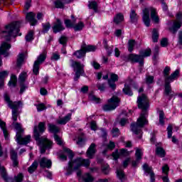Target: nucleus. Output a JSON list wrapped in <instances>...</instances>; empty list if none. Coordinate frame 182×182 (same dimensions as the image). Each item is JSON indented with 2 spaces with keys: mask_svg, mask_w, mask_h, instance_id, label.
<instances>
[{
  "mask_svg": "<svg viewBox=\"0 0 182 182\" xmlns=\"http://www.w3.org/2000/svg\"><path fill=\"white\" fill-rule=\"evenodd\" d=\"M26 77H28V74L25 72L21 73L18 77L19 83H25V80H26Z\"/></svg>",
  "mask_w": 182,
  "mask_h": 182,
  "instance_id": "38",
  "label": "nucleus"
},
{
  "mask_svg": "<svg viewBox=\"0 0 182 182\" xmlns=\"http://www.w3.org/2000/svg\"><path fill=\"white\" fill-rule=\"evenodd\" d=\"M72 62V67L74 68V71L75 72V76L74 77V80H79V77L80 76L85 75V65L74 61L73 60H71Z\"/></svg>",
  "mask_w": 182,
  "mask_h": 182,
  "instance_id": "8",
  "label": "nucleus"
},
{
  "mask_svg": "<svg viewBox=\"0 0 182 182\" xmlns=\"http://www.w3.org/2000/svg\"><path fill=\"white\" fill-rule=\"evenodd\" d=\"M39 163L41 168H50L52 167V161L50 159H48L47 158H41Z\"/></svg>",
  "mask_w": 182,
  "mask_h": 182,
  "instance_id": "15",
  "label": "nucleus"
},
{
  "mask_svg": "<svg viewBox=\"0 0 182 182\" xmlns=\"http://www.w3.org/2000/svg\"><path fill=\"white\" fill-rule=\"evenodd\" d=\"M26 41L27 42H31V41H33V31H31L28 33L26 36Z\"/></svg>",
  "mask_w": 182,
  "mask_h": 182,
  "instance_id": "46",
  "label": "nucleus"
},
{
  "mask_svg": "<svg viewBox=\"0 0 182 182\" xmlns=\"http://www.w3.org/2000/svg\"><path fill=\"white\" fill-rule=\"evenodd\" d=\"M37 107V112H43V110H46V106L43 103H40L36 105Z\"/></svg>",
  "mask_w": 182,
  "mask_h": 182,
  "instance_id": "43",
  "label": "nucleus"
},
{
  "mask_svg": "<svg viewBox=\"0 0 182 182\" xmlns=\"http://www.w3.org/2000/svg\"><path fill=\"white\" fill-rule=\"evenodd\" d=\"M123 92L125 95H127L128 96H133V92H132V90H130V87L129 85L125 84V87L123 89Z\"/></svg>",
  "mask_w": 182,
  "mask_h": 182,
  "instance_id": "40",
  "label": "nucleus"
},
{
  "mask_svg": "<svg viewBox=\"0 0 182 182\" xmlns=\"http://www.w3.org/2000/svg\"><path fill=\"white\" fill-rule=\"evenodd\" d=\"M88 6L90 9H93V11H97V2L96 1H90Z\"/></svg>",
  "mask_w": 182,
  "mask_h": 182,
  "instance_id": "39",
  "label": "nucleus"
},
{
  "mask_svg": "<svg viewBox=\"0 0 182 182\" xmlns=\"http://www.w3.org/2000/svg\"><path fill=\"white\" fill-rule=\"evenodd\" d=\"M170 70H171V68L170 67L166 66L164 70V77L165 79V81L167 80H176L178 77V75H180V70H175L172 74L170 75Z\"/></svg>",
  "mask_w": 182,
  "mask_h": 182,
  "instance_id": "10",
  "label": "nucleus"
},
{
  "mask_svg": "<svg viewBox=\"0 0 182 182\" xmlns=\"http://www.w3.org/2000/svg\"><path fill=\"white\" fill-rule=\"evenodd\" d=\"M129 154H130V152H129L127 149H122L120 150L119 154L118 150H116L114 152H113L112 157L114 160H118L120 156H124V157H126V156H129Z\"/></svg>",
  "mask_w": 182,
  "mask_h": 182,
  "instance_id": "16",
  "label": "nucleus"
},
{
  "mask_svg": "<svg viewBox=\"0 0 182 182\" xmlns=\"http://www.w3.org/2000/svg\"><path fill=\"white\" fill-rule=\"evenodd\" d=\"M150 11H151V18L152 21L155 23H159L160 22V18H159V16H157V11L156 9L153 7L150 8H146L143 10V16H142V21L147 28L150 26Z\"/></svg>",
  "mask_w": 182,
  "mask_h": 182,
  "instance_id": "4",
  "label": "nucleus"
},
{
  "mask_svg": "<svg viewBox=\"0 0 182 182\" xmlns=\"http://www.w3.org/2000/svg\"><path fill=\"white\" fill-rule=\"evenodd\" d=\"M112 133L113 137H117V136L120 134V131L119 130V128H113Z\"/></svg>",
  "mask_w": 182,
  "mask_h": 182,
  "instance_id": "52",
  "label": "nucleus"
},
{
  "mask_svg": "<svg viewBox=\"0 0 182 182\" xmlns=\"http://www.w3.org/2000/svg\"><path fill=\"white\" fill-rule=\"evenodd\" d=\"M152 41L153 42H159V30L154 28L152 31Z\"/></svg>",
  "mask_w": 182,
  "mask_h": 182,
  "instance_id": "34",
  "label": "nucleus"
},
{
  "mask_svg": "<svg viewBox=\"0 0 182 182\" xmlns=\"http://www.w3.org/2000/svg\"><path fill=\"white\" fill-rule=\"evenodd\" d=\"M60 59V55L58 53H53L50 60H59Z\"/></svg>",
  "mask_w": 182,
  "mask_h": 182,
  "instance_id": "56",
  "label": "nucleus"
},
{
  "mask_svg": "<svg viewBox=\"0 0 182 182\" xmlns=\"http://www.w3.org/2000/svg\"><path fill=\"white\" fill-rule=\"evenodd\" d=\"M86 154L88 159H93V156L96 154V144L92 143L90 144L87 150Z\"/></svg>",
  "mask_w": 182,
  "mask_h": 182,
  "instance_id": "17",
  "label": "nucleus"
},
{
  "mask_svg": "<svg viewBox=\"0 0 182 182\" xmlns=\"http://www.w3.org/2000/svg\"><path fill=\"white\" fill-rule=\"evenodd\" d=\"M169 171H170V168L168 167V165L166 164L162 167V173L163 174H165V176H161V178L164 182H170V180L168 179Z\"/></svg>",
  "mask_w": 182,
  "mask_h": 182,
  "instance_id": "19",
  "label": "nucleus"
},
{
  "mask_svg": "<svg viewBox=\"0 0 182 182\" xmlns=\"http://www.w3.org/2000/svg\"><path fill=\"white\" fill-rule=\"evenodd\" d=\"M160 50V47L156 46L154 49V58L156 59L159 56V51Z\"/></svg>",
  "mask_w": 182,
  "mask_h": 182,
  "instance_id": "58",
  "label": "nucleus"
},
{
  "mask_svg": "<svg viewBox=\"0 0 182 182\" xmlns=\"http://www.w3.org/2000/svg\"><path fill=\"white\" fill-rule=\"evenodd\" d=\"M156 154L159 157H164L166 156V151L161 147L156 148Z\"/></svg>",
  "mask_w": 182,
  "mask_h": 182,
  "instance_id": "37",
  "label": "nucleus"
},
{
  "mask_svg": "<svg viewBox=\"0 0 182 182\" xmlns=\"http://www.w3.org/2000/svg\"><path fill=\"white\" fill-rule=\"evenodd\" d=\"M25 58H26V53H21L18 54V58H17L18 68H21L22 66V63H23V60H25Z\"/></svg>",
  "mask_w": 182,
  "mask_h": 182,
  "instance_id": "22",
  "label": "nucleus"
},
{
  "mask_svg": "<svg viewBox=\"0 0 182 182\" xmlns=\"http://www.w3.org/2000/svg\"><path fill=\"white\" fill-rule=\"evenodd\" d=\"M117 174L119 180H123V178H124V172L123 171V170L117 169Z\"/></svg>",
  "mask_w": 182,
  "mask_h": 182,
  "instance_id": "48",
  "label": "nucleus"
},
{
  "mask_svg": "<svg viewBox=\"0 0 182 182\" xmlns=\"http://www.w3.org/2000/svg\"><path fill=\"white\" fill-rule=\"evenodd\" d=\"M136 45V41L131 39L128 41V50L132 53L134 50V46Z\"/></svg>",
  "mask_w": 182,
  "mask_h": 182,
  "instance_id": "32",
  "label": "nucleus"
},
{
  "mask_svg": "<svg viewBox=\"0 0 182 182\" xmlns=\"http://www.w3.org/2000/svg\"><path fill=\"white\" fill-rule=\"evenodd\" d=\"M129 17L130 21L131 22H132V23H134V22H137V19H139V18L137 17V14H136V11L133 9L131 10Z\"/></svg>",
  "mask_w": 182,
  "mask_h": 182,
  "instance_id": "31",
  "label": "nucleus"
},
{
  "mask_svg": "<svg viewBox=\"0 0 182 182\" xmlns=\"http://www.w3.org/2000/svg\"><path fill=\"white\" fill-rule=\"evenodd\" d=\"M174 80H166L165 81V95L168 96L171 93V83Z\"/></svg>",
  "mask_w": 182,
  "mask_h": 182,
  "instance_id": "23",
  "label": "nucleus"
},
{
  "mask_svg": "<svg viewBox=\"0 0 182 182\" xmlns=\"http://www.w3.org/2000/svg\"><path fill=\"white\" fill-rule=\"evenodd\" d=\"M70 119H72V113H68L65 117L59 118L57 120V123L58 124H66L68 122H70Z\"/></svg>",
  "mask_w": 182,
  "mask_h": 182,
  "instance_id": "21",
  "label": "nucleus"
},
{
  "mask_svg": "<svg viewBox=\"0 0 182 182\" xmlns=\"http://www.w3.org/2000/svg\"><path fill=\"white\" fill-rule=\"evenodd\" d=\"M159 124L161 126L164 125V112L163 111L159 112Z\"/></svg>",
  "mask_w": 182,
  "mask_h": 182,
  "instance_id": "47",
  "label": "nucleus"
},
{
  "mask_svg": "<svg viewBox=\"0 0 182 182\" xmlns=\"http://www.w3.org/2000/svg\"><path fill=\"white\" fill-rule=\"evenodd\" d=\"M146 85H151L152 83H154V77L153 75L146 76Z\"/></svg>",
  "mask_w": 182,
  "mask_h": 182,
  "instance_id": "45",
  "label": "nucleus"
},
{
  "mask_svg": "<svg viewBox=\"0 0 182 182\" xmlns=\"http://www.w3.org/2000/svg\"><path fill=\"white\" fill-rule=\"evenodd\" d=\"M0 127L3 132L4 139L6 140H9V133L6 129V123H5V122L2 121L1 119H0Z\"/></svg>",
  "mask_w": 182,
  "mask_h": 182,
  "instance_id": "20",
  "label": "nucleus"
},
{
  "mask_svg": "<svg viewBox=\"0 0 182 182\" xmlns=\"http://www.w3.org/2000/svg\"><path fill=\"white\" fill-rule=\"evenodd\" d=\"M4 100L6 102L9 107L12 109V119L14 122H16L18 120V109L23 105L22 101L12 102L8 95H4Z\"/></svg>",
  "mask_w": 182,
  "mask_h": 182,
  "instance_id": "5",
  "label": "nucleus"
},
{
  "mask_svg": "<svg viewBox=\"0 0 182 182\" xmlns=\"http://www.w3.org/2000/svg\"><path fill=\"white\" fill-rule=\"evenodd\" d=\"M137 103L139 109H141L142 112L141 113L139 118L136 121V124H131V130L134 134H140L141 129L139 127H144L145 124H147V110L150 107L149 103V99L146 95L142 94L137 98Z\"/></svg>",
  "mask_w": 182,
  "mask_h": 182,
  "instance_id": "1",
  "label": "nucleus"
},
{
  "mask_svg": "<svg viewBox=\"0 0 182 182\" xmlns=\"http://www.w3.org/2000/svg\"><path fill=\"white\" fill-rule=\"evenodd\" d=\"M89 99L90 100H92V102H95L96 103H99V102L100 101V98H97L96 96L93 95H90Z\"/></svg>",
  "mask_w": 182,
  "mask_h": 182,
  "instance_id": "59",
  "label": "nucleus"
},
{
  "mask_svg": "<svg viewBox=\"0 0 182 182\" xmlns=\"http://www.w3.org/2000/svg\"><path fill=\"white\" fill-rule=\"evenodd\" d=\"M82 49H83L86 53V52H95L96 50V46H87L86 43H83L82 45Z\"/></svg>",
  "mask_w": 182,
  "mask_h": 182,
  "instance_id": "27",
  "label": "nucleus"
},
{
  "mask_svg": "<svg viewBox=\"0 0 182 182\" xmlns=\"http://www.w3.org/2000/svg\"><path fill=\"white\" fill-rule=\"evenodd\" d=\"M46 60V51H43L39 56L37 57L36 60L33 63V73L34 75H39V66Z\"/></svg>",
  "mask_w": 182,
  "mask_h": 182,
  "instance_id": "9",
  "label": "nucleus"
},
{
  "mask_svg": "<svg viewBox=\"0 0 182 182\" xmlns=\"http://www.w3.org/2000/svg\"><path fill=\"white\" fill-rule=\"evenodd\" d=\"M46 122L38 123V127L35 126L33 129L34 139L37 141L38 145L40 146V151L41 154H45L46 150H50L53 147V142L45 136H41L45 130H46Z\"/></svg>",
  "mask_w": 182,
  "mask_h": 182,
  "instance_id": "2",
  "label": "nucleus"
},
{
  "mask_svg": "<svg viewBox=\"0 0 182 182\" xmlns=\"http://www.w3.org/2000/svg\"><path fill=\"white\" fill-rule=\"evenodd\" d=\"M48 130L50 132V133H53L54 134H56L57 133H59L60 129L58 126L53 124H48Z\"/></svg>",
  "mask_w": 182,
  "mask_h": 182,
  "instance_id": "25",
  "label": "nucleus"
},
{
  "mask_svg": "<svg viewBox=\"0 0 182 182\" xmlns=\"http://www.w3.org/2000/svg\"><path fill=\"white\" fill-rule=\"evenodd\" d=\"M108 85L112 90H116V81L108 80Z\"/></svg>",
  "mask_w": 182,
  "mask_h": 182,
  "instance_id": "50",
  "label": "nucleus"
},
{
  "mask_svg": "<svg viewBox=\"0 0 182 182\" xmlns=\"http://www.w3.org/2000/svg\"><path fill=\"white\" fill-rule=\"evenodd\" d=\"M102 170L104 174H109V172L110 171V167L106 164L102 166Z\"/></svg>",
  "mask_w": 182,
  "mask_h": 182,
  "instance_id": "49",
  "label": "nucleus"
},
{
  "mask_svg": "<svg viewBox=\"0 0 182 182\" xmlns=\"http://www.w3.org/2000/svg\"><path fill=\"white\" fill-rule=\"evenodd\" d=\"M9 75V72L6 70L0 72V87H4V80H5V78L8 77Z\"/></svg>",
  "mask_w": 182,
  "mask_h": 182,
  "instance_id": "24",
  "label": "nucleus"
},
{
  "mask_svg": "<svg viewBox=\"0 0 182 182\" xmlns=\"http://www.w3.org/2000/svg\"><path fill=\"white\" fill-rule=\"evenodd\" d=\"M16 82H18V78L16 77V75L12 74L8 85L9 86V87H16Z\"/></svg>",
  "mask_w": 182,
  "mask_h": 182,
  "instance_id": "26",
  "label": "nucleus"
},
{
  "mask_svg": "<svg viewBox=\"0 0 182 182\" xmlns=\"http://www.w3.org/2000/svg\"><path fill=\"white\" fill-rule=\"evenodd\" d=\"M38 161H34L31 166L28 168V173H30V174H32L35 171V170L38 168Z\"/></svg>",
  "mask_w": 182,
  "mask_h": 182,
  "instance_id": "33",
  "label": "nucleus"
},
{
  "mask_svg": "<svg viewBox=\"0 0 182 182\" xmlns=\"http://www.w3.org/2000/svg\"><path fill=\"white\" fill-rule=\"evenodd\" d=\"M119 105H120V98L114 95L108 100V105H104L102 109L105 112H110V110H114L116 107H119Z\"/></svg>",
  "mask_w": 182,
  "mask_h": 182,
  "instance_id": "7",
  "label": "nucleus"
},
{
  "mask_svg": "<svg viewBox=\"0 0 182 182\" xmlns=\"http://www.w3.org/2000/svg\"><path fill=\"white\" fill-rule=\"evenodd\" d=\"M128 60L132 63H139L140 66H143V65H144L143 57H141L140 55L134 53L129 54L128 55Z\"/></svg>",
  "mask_w": 182,
  "mask_h": 182,
  "instance_id": "13",
  "label": "nucleus"
},
{
  "mask_svg": "<svg viewBox=\"0 0 182 182\" xmlns=\"http://www.w3.org/2000/svg\"><path fill=\"white\" fill-rule=\"evenodd\" d=\"M142 168H143L144 171L145 173H146L147 174L151 175V173H154V172H153V168L151 166H149V165L147 164H144L142 166Z\"/></svg>",
  "mask_w": 182,
  "mask_h": 182,
  "instance_id": "35",
  "label": "nucleus"
},
{
  "mask_svg": "<svg viewBox=\"0 0 182 182\" xmlns=\"http://www.w3.org/2000/svg\"><path fill=\"white\" fill-rule=\"evenodd\" d=\"M54 139L55 143L58 144L59 146H62L63 144V141L62 140V138L60 136H58V134H54Z\"/></svg>",
  "mask_w": 182,
  "mask_h": 182,
  "instance_id": "44",
  "label": "nucleus"
},
{
  "mask_svg": "<svg viewBox=\"0 0 182 182\" xmlns=\"http://www.w3.org/2000/svg\"><path fill=\"white\" fill-rule=\"evenodd\" d=\"M19 28H21V22L19 21H14L6 26V30L2 32L3 38H5L6 41H11V38L18 36Z\"/></svg>",
  "mask_w": 182,
  "mask_h": 182,
  "instance_id": "3",
  "label": "nucleus"
},
{
  "mask_svg": "<svg viewBox=\"0 0 182 182\" xmlns=\"http://www.w3.org/2000/svg\"><path fill=\"white\" fill-rule=\"evenodd\" d=\"M16 141H17L18 144H28V143H31V135L23 136L22 134L17 133L16 135Z\"/></svg>",
  "mask_w": 182,
  "mask_h": 182,
  "instance_id": "12",
  "label": "nucleus"
},
{
  "mask_svg": "<svg viewBox=\"0 0 182 182\" xmlns=\"http://www.w3.org/2000/svg\"><path fill=\"white\" fill-rule=\"evenodd\" d=\"M140 56L143 58V62H144V58H148L151 55V49L147 48L139 52Z\"/></svg>",
  "mask_w": 182,
  "mask_h": 182,
  "instance_id": "28",
  "label": "nucleus"
},
{
  "mask_svg": "<svg viewBox=\"0 0 182 182\" xmlns=\"http://www.w3.org/2000/svg\"><path fill=\"white\" fill-rule=\"evenodd\" d=\"M63 150L65 153H67L68 154H69V159H73V152L72 151V150L68 148H64Z\"/></svg>",
  "mask_w": 182,
  "mask_h": 182,
  "instance_id": "55",
  "label": "nucleus"
},
{
  "mask_svg": "<svg viewBox=\"0 0 182 182\" xmlns=\"http://www.w3.org/2000/svg\"><path fill=\"white\" fill-rule=\"evenodd\" d=\"M35 16H36V14H35L33 12L28 13L26 16V21H28L32 26H35V25L38 23V21H36Z\"/></svg>",
  "mask_w": 182,
  "mask_h": 182,
  "instance_id": "18",
  "label": "nucleus"
},
{
  "mask_svg": "<svg viewBox=\"0 0 182 182\" xmlns=\"http://www.w3.org/2000/svg\"><path fill=\"white\" fill-rule=\"evenodd\" d=\"M10 155H11V160L18 159V153H16L14 149H11Z\"/></svg>",
  "mask_w": 182,
  "mask_h": 182,
  "instance_id": "60",
  "label": "nucleus"
},
{
  "mask_svg": "<svg viewBox=\"0 0 182 182\" xmlns=\"http://www.w3.org/2000/svg\"><path fill=\"white\" fill-rule=\"evenodd\" d=\"M82 166L86 168L89 167L90 166V160L77 158L73 162L69 163V168H74L75 170H79Z\"/></svg>",
  "mask_w": 182,
  "mask_h": 182,
  "instance_id": "6",
  "label": "nucleus"
},
{
  "mask_svg": "<svg viewBox=\"0 0 182 182\" xmlns=\"http://www.w3.org/2000/svg\"><path fill=\"white\" fill-rule=\"evenodd\" d=\"M182 26V12L179 11L176 14V20L173 21V25L172 27L169 28L170 32L171 33H177V31L180 29Z\"/></svg>",
  "mask_w": 182,
  "mask_h": 182,
  "instance_id": "11",
  "label": "nucleus"
},
{
  "mask_svg": "<svg viewBox=\"0 0 182 182\" xmlns=\"http://www.w3.org/2000/svg\"><path fill=\"white\" fill-rule=\"evenodd\" d=\"M97 87L98 89V90H100V92H105V89H106V85L102 83H98L97 84Z\"/></svg>",
  "mask_w": 182,
  "mask_h": 182,
  "instance_id": "53",
  "label": "nucleus"
},
{
  "mask_svg": "<svg viewBox=\"0 0 182 182\" xmlns=\"http://www.w3.org/2000/svg\"><path fill=\"white\" fill-rule=\"evenodd\" d=\"M53 31L54 33H58V32L65 31V27L63 26V24H62L60 19H56V22L54 23V26H53Z\"/></svg>",
  "mask_w": 182,
  "mask_h": 182,
  "instance_id": "14",
  "label": "nucleus"
},
{
  "mask_svg": "<svg viewBox=\"0 0 182 182\" xmlns=\"http://www.w3.org/2000/svg\"><path fill=\"white\" fill-rule=\"evenodd\" d=\"M65 25L67 28H73L75 24L69 19L65 21Z\"/></svg>",
  "mask_w": 182,
  "mask_h": 182,
  "instance_id": "57",
  "label": "nucleus"
},
{
  "mask_svg": "<svg viewBox=\"0 0 182 182\" xmlns=\"http://www.w3.org/2000/svg\"><path fill=\"white\" fill-rule=\"evenodd\" d=\"M178 45L182 46V30L179 31L178 33Z\"/></svg>",
  "mask_w": 182,
  "mask_h": 182,
  "instance_id": "64",
  "label": "nucleus"
},
{
  "mask_svg": "<svg viewBox=\"0 0 182 182\" xmlns=\"http://www.w3.org/2000/svg\"><path fill=\"white\" fill-rule=\"evenodd\" d=\"M135 156L136 157V160H141V150L137 149L136 150Z\"/></svg>",
  "mask_w": 182,
  "mask_h": 182,
  "instance_id": "62",
  "label": "nucleus"
},
{
  "mask_svg": "<svg viewBox=\"0 0 182 182\" xmlns=\"http://www.w3.org/2000/svg\"><path fill=\"white\" fill-rule=\"evenodd\" d=\"M55 5L56 8H60V9H62V8H63L64 5L63 3H62V1H60V0L56 1L55 2Z\"/></svg>",
  "mask_w": 182,
  "mask_h": 182,
  "instance_id": "63",
  "label": "nucleus"
},
{
  "mask_svg": "<svg viewBox=\"0 0 182 182\" xmlns=\"http://www.w3.org/2000/svg\"><path fill=\"white\" fill-rule=\"evenodd\" d=\"M168 45V39L164 38L161 41V46H162V48H166L167 47Z\"/></svg>",
  "mask_w": 182,
  "mask_h": 182,
  "instance_id": "54",
  "label": "nucleus"
},
{
  "mask_svg": "<svg viewBox=\"0 0 182 182\" xmlns=\"http://www.w3.org/2000/svg\"><path fill=\"white\" fill-rule=\"evenodd\" d=\"M50 29V23H47L44 25H43V32L46 33V32H48Z\"/></svg>",
  "mask_w": 182,
  "mask_h": 182,
  "instance_id": "61",
  "label": "nucleus"
},
{
  "mask_svg": "<svg viewBox=\"0 0 182 182\" xmlns=\"http://www.w3.org/2000/svg\"><path fill=\"white\" fill-rule=\"evenodd\" d=\"M74 56H76V58H77V59H81V58H84V56L86 55V51H85L82 48V46H81V49L80 50H77L73 53Z\"/></svg>",
  "mask_w": 182,
  "mask_h": 182,
  "instance_id": "30",
  "label": "nucleus"
},
{
  "mask_svg": "<svg viewBox=\"0 0 182 182\" xmlns=\"http://www.w3.org/2000/svg\"><path fill=\"white\" fill-rule=\"evenodd\" d=\"M124 19V16L122 14H118L115 17H114V23H120Z\"/></svg>",
  "mask_w": 182,
  "mask_h": 182,
  "instance_id": "36",
  "label": "nucleus"
},
{
  "mask_svg": "<svg viewBox=\"0 0 182 182\" xmlns=\"http://www.w3.org/2000/svg\"><path fill=\"white\" fill-rule=\"evenodd\" d=\"M116 147V144L113 141H110L108 144H107V149L108 150H113Z\"/></svg>",
  "mask_w": 182,
  "mask_h": 182,
  "instance_id": "51",
  "label": "nucleus"
},
{
  "mask_svg": "<svg viewBox=\"0 0 182 182\" xmlns=\"http://www.w3.org/2000/svg\"><path fill=\"white\" fill-rule=\"evenodd\" d=\"M84 27L85 24L83 23V22L80 21L77 25L74 26L73 28L75 29V31H82Z\"/></svg>",
  "mask_w": 182,
  "mask_h": 182,
  "instance_id": "42",
  "label": "nucleus"
},
{
  "mask_svg": "<svg viewBox=\"0 0 182 182\" xmlns=\"http://www.w3.org/2000/svg\"><path fill=\"white\" fill-rule=\"evenodd\" d=\"M81 180L84 182H93V176L90 173H85L82 176H80Z\"/></svg>",
  "mask_w": 182,
  "mask_h": 182,
  "instance_id": "29",
  "label": "nucleus"
},
{
  "mask_svg": "<svg viewBox=\"0 0 182 182\" xmlns=\"http://www.w3.org/2000/svg\"><path fill=\"white\" fill-rule=\"evenodd\" d=\"M13 126H14L16 130H17V133H21V134L23 133V129H22L21 124L13 122Z\"/></svg>",
  "mask_w": 182,
  "mask_h": 182,
  "instance_id": "41",
  "label": "nucleus"
}]
</instances>
